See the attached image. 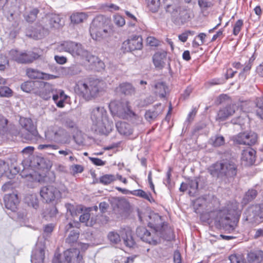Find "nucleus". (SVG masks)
I'll use <instances>...</instances> for the list:
<instances>
[{
	"label": "nucleus",
	"instance_id": "a211bd4d",
	"mask_svg": "<svg viewBox=\"0 0 263 263\" xmlns=\"http://www.w3.org/2000/svg\"><path fill=\"white\" fill-rule=\"evenodd\" d=\"M257 139V135L252 132L239 133L234 141L238 144L252 146L255 144Z\"/></svg>",
	"mask_w": 263,
	"mask_h": 263
},
{
	"label": "nucleus",
	"instance_id": "2f4dec72",
	"mask_svg": "<svg viewBox=\"0 0 263 263\" xmlns=\"http://www.w3.org/2000/svg\"><path fill=\"white\" fill-rule=\"evenodd\" d=\"M30 214L28 213L26 210H23L19 211L17 213V219L21 226H24L27 227H31L29 224V217Z\"/></svg>",
	"mask_w": 263,
	"mask_h": 263
},
{
	"label": "nucleus",
	"instance_id": "338daca9",
	"mask_svg": "<svg viewBox=\"0 0 263 263\" xmlns=\"http://www.w3.org/2000/svg\"><path fill=\"white\" fill-rule=\"evenodd\" d=\"M140 197L148 200L151 203L155 202V200L153 198L152 194L150 192L146 193L142 190L141 193Z\"/></svg>",
	"mask_w": 263,
	"mask_h": 263
},
{
	"label": "nucleus",
	"instance_id": "4be33fe9",
	"mask_svg": "<svg viewBox=\"0 0 263 263\" xmlns=\"http://www.w3.org/2000/svg\"><path fill=\"white\" fill-rule=\"evenodd\" d=\"M19 123L21 126L26 131L22 134L23 137L26 140L33 139V123L31 118L21 117Z\"/></svg>",
	"mask_w": 263,
	"mask_h": 263
},
{
	"label": "nucleus",
	"instance_id": "7ed1b4c3",
	"mask_svg": "<svg viewBox=\"0 0 263 263\" xmlns=\"http://www.w3.org/2000/svg\"><path fill=\"white\" fill-rule=\"evenodd\" d=\"M100 81L92 78L78 81L75 85L74 91L80 97L87 101L95 98L100 90Z\"/></svg>",
	"mask_w": 263,
	"mask_h": 263
},
{
	"label": "nucleus",
	"instance_id": "6e6552de",
	"mask_svg": "<svg viewBox=\"0 0 263 263\" xmlns=\"http://www.w3.org/2000/svg\"><path fill=\"white\" fill-rule=\"evenodd\" d=\"M119 235L117 232H110L108 234V238L112 243L117 244L120 241L121 237L124 245L129 248H133L136 245V242L134 239L133 231L128 227L122 228L120 231Z\"/></svg>",
	"mask_w": 263,
	"mask_h": 263
},
{
	"label": "nucleus",
	"instance_id": "9d476101",
	"mask_svg": "<svg viewBox=\"0 0 263 263\" xmlns=\"http://www.w3.org/2000/svg\"><path fill=\"white\" fill-rule=\"evenodd\" d=\"M109 107L112 114L117 115L120 118L128 119L136 116L128 101H112L109 104Z\"/></svg>",
	"mask_w": 263,
	"mask_h": 263
},
{
	"label": "nucleus",
	"instance_id": "6ab92c4d",
	"mask_svg": "<svg viewBox=\"0 0 263 263\" xmlns=\"http://www.w3.org/2000/svg\"><path fill=\"white\" fill-rule=\"evenodd\" d=\"M65 260L67 263H84L80 251L77 248H71L64 252Z\"/></svg>",
	"mask_w": 263,
	"mask_h": 263
},
{
	"label": "nucleus",
	"instance_id": "f3484780",
	"mask_svg": "<svg viewBox=\"0 0 263 263\" xmlns=\"http://www.w3.org/2000/svg\"><path fill=\"white\" fill-rule=\"evenodd\" d=\"M41 22L45 24L49 25L52 29H59L63 27L64 22L60 14L48 13L43 17Z\"/></svg>",
	"mask_w": 263,
	"mask_h": 263
},
{
	"label": "nucleus",
	"instance_id": "603ef678",
	"mask_svg": "<svg viewBox=\"0 0 263 263\" xmlns=\"http://www.w3.org/2000/svg\"><path fill=\"white\" fill-rule=\"evenodd\" d=\"M223 80L219 78L212 79L204 83L205 87L209 88L214 85H221L223 83Z\"/></svg>",
	"mask_w": 263,
	"mask_h": 263
},
{
	"label": "nucleus",
	"instance_id": "052dcab7",
	"mask_svg": "<svg viewBox=\"0 0 263 263\" xmlns=\"http://www.w3.org/2000/svg\"><path fill=\"white\" fill-rule=\"evenodd\" d=\"M206 127L205 124L203 123H198L196 124L192 132V135H196L200 133V132Z\"/></svg>",
	"mask_w": 263,
	"mask_h": 263
},
{
	"label": "nucleus",
	"instance_id": "9b49d317",
	"mask_svg": "<svg viewBox=\"0 0 263 263\" xmlns=\"http://www.w3.org/2000/svg\"><path fill=\"white\" fill-rule=\"evenodd\" d=\"M61 50L69 52L74 57H80L83 59L87 54V50L82 47L81 44L67 41L63 42L60 45Z\"/></svg>",
	"mask_w": 263,
	"mask_h": 263
},
{
	"label": "nucleus",
	"instance_id": "f704fd0d",
	"mask_svg": "<svg viewBox=\"0 0 263 263\" xmlns=\"http://www.w3.org/2000/svg\"><path fill=\"white\" fill-rule=\"evenodd\" d=\"M249 261L254 263H263V251L250 252L248 254Z\"/></svg>",
	"mask_w": 263,
	"mask_h": 263
},
{
	"label": "nucleus",
	"instance_id": "473e14b6",
	"mask_svg": "<svg viewBox=\"0 0 263 263\" xmlns=\"http://www.w3.org/2000/svg\"><path fill=\"white\" fill-rule=\"evenodd\" d=\"M257 194V191L255 189H249L246 192L241 200V203L242 206H244L254 200L256 197Z\"/></svg>",
	"mask_w": 263,
	"mask_h": 263
},
{
	"label": "nucleus",
	"instance_id": "7c9ffc66",
	"mask_svg": "<svg viewBox=\"0 0 263 263\" xmlns=\"http://www.w3.org/2000/svg\"><path fill=\"white\" fill-rule=\"evenodd\" d=\"M54 92L53 86L48 83H45L40 91V95L43 99L47 100L51 97Z\"/></svg>",
	"mask_w": 263,
	"mask_h": 263
},
{
	"label": "nucleus",
	"instance_id": "6e6d98bb",
	"mask_svg": "<svg viewBox=\"0 0 263 263\" xmlns=\"http://www.w3.org/2000/svg\"><path fill=\"white\" fill-rule=\"evenodd\" d=\"M21 89L27 93H30L33 90V82L27 81L22 84L21 86Z\"/></svg>",
	"mask_w": 263,
	"mask_h": 263
},
{
	"label": "nucleus",
	"instance_id": "1a4fd4ad",
	"mask_svg": "<svg viewBox=\"0 0 263 263\" xmlns=\"http://www.w3.org/2000/svg\"><path fill=\"white\" fill-rule=\"evenodd\" d=\"M22 153L24 155V158L22 162L23 169L20 175L22 178H29L30 182L33 181V146L25 147Z\"/></svg>",
	"mask_w": 263,
	"mask_h": 263
},
{
	"label": "nucleus",
	"instance_id": "5701e85b",
	"mask_svg": "<svg viewBox=\"0 0 263 263\" xmlns=\"http://www.w3.org/2000/svg\"><path fill=\"white\" fill-rule=\"evenodd\" d=\"M241 160L245 165H252L255 162L256 151L251 147L243 149L241 153Z\"/></svg>",
	"mask_w": 263,
	"mask_h": 263
},
{
	"label": "nucleus",
	"instance_id": "f257e3e1",
	"mask_svg": "<svg viewBox=\"0 0 263 263\" xmlns=\"http://www.w3.org/2000/svg\"><path fill=\"white\" fill-rule=\"evenodd\" d=\"M239 205V203L235 200L230 201L224 208L220 210L202 214L201 218L204 221H209L210 217L213 216L217 227L230 232L235 230L241 215Z\"/></svg>",
	"mask_w": 263,
	"mask_h": 263
},
{
	"label": "nucleus",
	"instance_id": "8fccbe9b",
	"mask_svg": "<svg viewBox=\"0 0 263 263\" xmlns=\"http://www.w3.org/2000/svg\"><path fill=\"white\" fill-rule=\"evenodd\" d=\"M23 202L28 207H33V193L32 191H29L24 194Z\"/></svg>",
	"mask_w": 263,
	"mask_h": 263
},
{
	"label": "nucleus",
	"instance_id": "bb28decb",
	"mask_svg": "<svg viewBox=\"0 0 263 263\" xmlns=\"http://www.w3.org/2000/svg\"><path fill=\"white\" fill-rule=\"evenodd\" d=\"M39 245L40 243L37 242L34 251V263H43L45 259V245L41 244L39 246Z\"/></svg>",
	"mask_w": 263,
	"mask_h": 263
},
{
	"label": "nucleus",
	"instance_id": "0e129e2a",
	"mask_svg": "<svg viewBox=\"0 0 263 263\" xmlns=\"http://www.w3.org/2000/svg\"><path fill=\"white\" fill-rule=\"evenodd\" d=\"M245 119L241 116L234 118L231 120V123L233 124L238 125L242 128L245 125Z\"/></svg>",
	"mask_w": 263,
	"mask_h": 263
},
{
	"label": "nucleus",
	"instance_id": "09e8293b",
	"mask_svg": "<svg viewBox=\"0 0 263 263\" xmlns=\"http://www.w3.org/2000/svg\"><path fill=\"white\" fill-rule=\"evenodd\" d=\"M21 52L18 49H12L9 51L8 55L11 61H15L19 64Z\"/></svg>",
	"mask_w": 263,
	"mask_h": 263
},
{
	"label": "nucleus",
	"instance_id": "c85d7f7f",
	"mask_svg": "<svg viewBox=\"0 0 263 263\" xmlns=\"http://www.w3.org/2000/svg\"><path fill=\"white\" fill-rule=\"evenodd\" d=\"M166 52L163 51L156 52L153 57V62L156 68L162 69L164 67Z\"/></svg>",
	"mask_w": 263,
	"mask_h": 263
},
{
	"label": "nucleus",
	"instance_id": "0eeeda50",
	"mask_svg": "<svg viewBox=\"0 0 263 263\" xmlns=\"http://www.w3.org/2000/svg\"><path fill=\"white\" fill-rule=\"evenodd\" d=\"M60 186L47 185L42 187L40 191V196L44 202L46 203H58L62 197V191H64L65 186L60 184Z\"/></svg>",
	"mask_w": 263,
	"mask_h": 263
},
{
	"label": "nucleus",
	"instance_id": "393cba45",
	"mask_svg": "<svg viewBox=\"0 0 263 263\" xmlns=\"http://www.w3.org/2000/svg\"><path fill=\"white\" fill-rule=\"evenodd\" d=\"M47 26L41 20L35 24L34 27V40L41 39L48 34V30L46 27Z\"/></svg>",
	"mask_w": 263,
	"mask_h": 263
},
{
	"label": "nucleus",
	"instance_id": "20e7f679",
	"mask_svg": "<svg viewBox=\"0 0 263 263\" xmlns=\"http://www.w3.org/2000/svg\"><path fill=\"white\" fill-rule=\"evenodd\" d=\"M209 172L213 177H224L228 179L234 178L237 175V167L230 161H217L208 168Z\"/></svg>",
	"mask_w": 263,
	"mask_h": 263
},
{
	"label": "nucleus",
	"instance_id": "f8f14e48",
	"mask_svg": "<svg viewBox=\"0 0 263 263\" xmlns=\"http://www.w3.org/2000/svg\"><path fill=\"white\" fill-rule=\"evenodd\" d=\"M36 163L37 166L34 165V166L37 167V169L43 170L46 172L45 175L43 176L39 174L40 178L38 179V181L46 183L54 182L55 179L54 173L53 172L49 171L51 166L46 163V160L43 158H37Z\"/></svg>",
	"mask_w": 263,
	"mask_h": 263
},
{
	"label": "nucleus",
	"instance_id": "4468645a",
	"mask_svg": "<svg viewBox=\"0 0 263 263\" xmlns=\"http://www.w3.org/2000/svg\"><path fill=\"white\" fill-rule=\"evenodd\" d=\"M142 39L139 35H134L124 41L121 46V50L124 52L140 50L142 47Z\"/></svg>",
	"mask_w": 263,
	"mask_h": 263
},
{
	"label": "nucleus",
	"instance_id": "c756f323",
	"mask_svg": "<svg viewBox=\"0 0 263 263\" xmlns=\"http://www.w3.org/2000/svg\"><path fill=\"white\" fill-rule=\"evenodd\" d=\"M116 127L118 132L122 135L129 136L133 134V130L130 125L125 122H117Z\"/></svg>",
	"mask_w": 263,
	"mask_h": 263
},
{
	"label": "nucleus",
	"instance_id": "13d9d810",
	"mask_svg": "<svg viewBox=\"0 0 263 263\" xmlns=\"http://www.w3.org/2000/svg\"><path fill=\"white\" fill-rule=\"evenodd\" d=\"M12 90L7 86L0 87V96L9 97L12 95Z\"/></svg>",
	"mask_w": 263,
	"mask_h": 263
},
{
	"label": "nucleus",
	"instance_id": "680f3d73",
	"mask_svg": "<svg viewBox=\"0 0 263 263\" xmlns=\"http://www.w3.org/2000/svg\"><path fill=\"white\" fill-rule=\"evenodd\" d=\"M125 14L128 19H129V22H128V26H134L137 22L136 17L128 11H125Z\"/></svg>",
	"mask_w": 263,
	"mask_h": 263
},
{
	"label": "nucleus",
	"instance_id": "aec40b11",
	"mask_svg": "<svg viewBox=\"0 0 263 263\" xmlns=\"http://www.w3.org/2000/svg\"><path fill=\"white\" fill-rule=\"evenodd\" d=\"M83 59L85 60L91 66V69L96 71H101L105 68L104 62L95 55H92L87 51V54Z\"/></svg>",
	"mask_w": 263,
	"mask_h": 263
},
{
	"label": "nucleus",
	"instance_id": "e433bc0d",
	"mask_svg": "<svg viewBox=\"0 0 263 263\" xmlns=\"http://www.w3.org/2000/svg\"><path fill=\"white\" fill-rule=\"evenodd\" d=\"M86 18L87 15L83 12L73 13L70 17L71 22L74 24H79L86 19Z\"/></svg>",
	"mask_w": 263,
	"mask_h": 263
},
{
	"label": "nucleus",
	"instance_id": "c03bdc74",
	"mask_svg": "<svg viewBox=\"0 0 263 263\" xmlns=\"http://www.w3.org/2000/svg\"><path fill=\"white\" fill-rule=\"evenodd\" d=\"M159 115V112L155 110H147L145 111L144 114V117L145 120L151 122L154 121Z\"/></svg>",
	"mask_w": 263,
	"mask_h": 263
},
{
	"label": "nucleus",
	"instance_id": "49530a36",
	"mask_svg": "<svg viewBox=\"0 0 263 263\" xmlns=\"http://www.w3.org/2000/svg\"><path fill=\"white\" fill-rule=\"evenodd\" d=\"M243 26V20L242 19L238 20L233 25H232V34L234 36L238 35L242 29Z\"/></svg>",
	"mask_w": 263,
	"mask_h": 263
},
{
	"label": "nucleus",
	"instance_id": "774afa93",
	"mask_svg": "<svg viewBox=\"0 0 263 263\" xmlns=\"http://www.w3.org/2000/svg\"><path fill=\"white\" fill-rule=\"evenodd\" d=\"M231 263H245V260L242 259L236 255H231L229 256Z\"/></svg>",
	"mask_w": 263,
	"mask_h": 263
},
{
	"label": "nucleus",
	"instance_id": "f03ea898",
	"mask_svg": "<svg viewBox=\"0 0 263 263\" xmlns=\"http://www.w3.org/2000/svg\"><path fill=\"white\" fill-rule=\"evenodd\" d=\"M91 129L99 135H108L112 129L113 123L109 122L107 111L104 107H96L90 112Z\"/></svg>",
	"mask_w": 263,
	"mask_h": 263
},
{
	"label": "nucleus",
	"instance_id": "ddd939ff",
	"mask_svg": "<svg viewBox=\"0 0 263 263\" xmlns=\"http://www.w3.org/2000/svg\"><path fill=\"white\" fill-rule=\"evenodd\" d=\"M80 226V223L79 221H73V222H69L65 227L66 232L69 231L71 228H76V229L71 231L68 237L66 238V243H68L70 246H74L77 244L79 245L78 240L80 235V232L78 230Z\"/></svg>",
	"mask_w": 263,
	"mask_h": 263
},
{
	"label": "nucleus",
	"instance_id": "e2e57ef3",
	"mask_svg": "<svg viewBox=\"0 0 263 263\" xmlns=\"http://www.w3.org/2000/svg\"><path fill=\"white\" fill-rule=\"evenodd\" d=\"M81 69L80 67L77 65H72L68 69V73L70 75H76L80 73Z\"/></svg>",
	"mask_w": 263,
	"mask_h": 263
},
{
	"label": "nucleus",
	"instance_id": "bf43d9fd",
	"mask_svg": "<svg viewBox=\"0 0 263 263\" xmlns=\"http://www.w3.org/2000/svg\"><path fill=\"white\" fill-rule=\"evenodd\" d=\"M155 102V98L152 96H149L145 98V99L141 100L139 103L141 107H146L150 104H152Z\"/></svg>",
	"mask_w": 263,
	"mask_h": 263
},
{
	"label": "nucleus",
	"instance_id": "4c0bfd02",
	"mask_svg": "<svg viewBox=\"0 0 263 263\" xmlns=\"http://www.w3.org/2000/svg\"><path fill=\"white\" fill-rule=\"evenodd\" d=\"M116 180L115 175L112 174H105L100 177L99 183L101 184L107 185L110 184Z\"/></svg>",
	"mask_w": 263,
	"mask_h": 263
},
{
	"label": "nucleus",
	"instance_id": "79ce46f5",
	"mask_svg": "<svg viewBox=\"0 0 263 263\" xmlns=\"http://www.w3.org/2000/svg\"><path fill=\"white\" fill-rule=\"evenodd\" d=\"M187 187L190 189L189 194L190 196H194L198 188V181L197 179H191L189 181Z\"/></svg>",
	"mask_w": 263,
	"mask_h": 263
},
{
	"label": "nucleus",
	"instance_id": "5fc2aeb1",
	"mask_svg": "<svg viewBox=\"0 0 263 263\" xmlns=\"http://www.w3.org/2000/svg\"><path fill=\"white\" fill-rule=\"evenodd\" d=\"M65 206L67 212H69L70 215L73 217L77 216L80 213V211L71 203H66Z\"/></svg>",
	"mask_w": 263,
	"mask_h": 263
},
{
	"label": "nucleus",
	"instance_id": "a19ab883",
	"mask_svg": "<svg viewBox=\"0 0 263 263\" xmlns=\"http://www.w3.org/2000/svg\"><path fill=\"white\" fill-rule=\"evenodd\" d=\"M198 4L202 11L207 10L214 6V0H198Z\"/></svg>",
	"mask_w": 263,
	"mask_h": 263
},
{
	"label": "nucleus",
	"instance_id": "de8ad7c7",
	"mask_svg": "<svg viewBox=\"0 0 263 263\" xmlns=\"http://www.w3.org/2000/svg\"><path fill=\"white\" fill-rule=\"evenodd\" d=\"M256 105L257 107L256 114L260 119L263 120V96L256 99Z\"/></svg>",
	"mask_w": 263,
	"mask_h": 263
},
{
	"label": "nucleus",
	"instance_id": "58836bf2",
	"mask_svg": "<svg viewBox=\"0 0 263 263\" xmlns=\"http://www.w3.org/2000/svg\"><path fill=\"white\" fill-rule=\"evenodd\" d=\"M57 78V76L43 72H40L34 69V79H40L43 80H52Z\"/></svg>",
	"mask_w": 263,
	"mask_h": 263
},
{
	"label": "nucleus",
	"instance_id": "b1692460",
	"mask_svg": "<svg viewBox=\"0 0 263 263\" xmlns=\"http://www.w3.org/2000/svg\"><path fill=\"white\" fill-rule=\"evenodd\" d=\"M66 131L62 128H53L45 132V137L50 140L57 141L63 138Z\"/></svg>",
	"mask_w": 263,
	"mask_h": 263
},
{
	"label": "nucleus",
	"instance_id": "72a5a7b5",
	"mask_svg": "<svg viewBox=\"0 0 263 263\" xmlns=\"http://www.w3.org/2000/svg\"><path fill=\"white\" fill-rule=\"evenodd\" d=\"M154 87L155 88V92L156 95L159 96V97L162 98L165 97L168 90V87L165 82H157L155 84Z\"/></svg>",
	"mask_w": 263,
	"mask_h": 263
},
{
	"label": "nucleus",
	"instance_id": "69168bd1",
	"mask_svg": "<svg viewBox=\"0 0 263 263\" xmlns=\"http://www.w3.org/2000/svg\"><path fill=\"white\" fill-rule=\"evenodd\" d=\"M114 21L115 24L120 27L123 26L125 23L124 17L120 15H115Z\"/></svg>",
	"mask_w": 263,
	"mask_h": 263
},
{
	"label": "nucleus",
	"instance_id": "cd10ccee",
	"mask_svg": "<svg viewBox=\"0 0 263 263\" xmlns=\"http://www.w3.org/2000/svg\"><path fill=\"white\" fill-rule=\"evenodd\" d=\"M234 112V107L231 105H228L219 110L217 115V119L220 121H223L229 117L232 116Z\"/></svg>",
	"mask_w": 263,
	"mask_h": 263
},
{
	"label": "nucleus",
	"instance_id": "412c9836",
	"mask_svg": "<svg viewBox=\"0 0 263 263\" xmlns=\"http://www.w3.org/2000/svg\"><path fill=\"white\" fill-rule=\"evenodd\" d=\"M4 201L6 208L15 212L20 203L17 194L12 193L6 194L4 197Z\"/></svg>",
	"mask_w": 263,
	"mask_h": 263
},
{
	"label": "nucleus",
	"instance_id": "39448f33",
	"mask_svg": "<svg viewBox=\"0 0 263 263\" xmlns=\"http://www.w3.org/2000/svg\"><path fill=\"white\" fill-rule=\"evenodd\" d=\"M165 9L167 12L170 13L172 21L176 25H184L191 18V10L187 6L169 4Z\"/></svg>",
	"mask_w": 263,
	"mask_h": 263
},
{
	"label": "nucleus",
	"instance_id": "c9c22d12",
	"mask_svg": "<svg viewBox=\"0 0 263 263\" xmlns=\"http://www.w3.org/2000/svg\"><path fill=\"white\" fill-rule=\"evenodd\" d=\"M20 56L19 64H29L33 62V55L30 51H22Z\"/></svg>",
	"mask_w": 263,
	"mask_h": 263
},
{
	"label": "nucleus",
	"instance_id": "a18cd8bd",
	"mask_svg": "<svg viewBox=\"0 0 263 263\" xmlns=\"http://www.w3.org/2000/svg\"><path fill=\"white\" fill-rule=\"evenodd\" d=\"M210 140L212 145L214 147H219L223 145L225 143L224 138L222 136L217 135L211 138Z\"/></svg>",
	"mask_w": 263,
	"mask_h": 263
},
{
	"label": "nucleus",
	"instance_id": "ea45409f",
	"mask_svg": "<svg viewBox=\"0 0 263 263\" xmlns=\"http://www.w3.org/2000/svg\"><path fill=\"white\" fill-rule=\"evenodd\" d=\"M146 3L151 12H156L158 11L160 5V0H146Z\"/></svg>",
	"mask_w": 263,
	"mask_h": 263
},
{
	"label": "nucleus",
	"instance_id": "3c124183",
	"mask_svg": "<svg viewBox=\"0 0 263 263\" xmlns=\"http://www.w3.org/2000/svg\"><path fill=\"white\" fill-rule=\"evenodd\" d=\"M251 209L254 217L263 218V208H261L259 204L253 205Z\"/></svg>",
	"mask_w": 263,
	"mask_h": 263
},
{
	"label": "nucleus",
	"instance_id": "2eb2a0df",
	"mask_svg": "<svg viewBox=\"0 0 263 263\" xmlns=\"http://www.w3.org/2000/svg\"><path fill=\"white\" fill-rule=\"evenodd\" d=\"M63 124L67 128L70 130L76 143L79 145L83 144L84 139L82 136V132L79 129L75 122L70 118H66L64 120Z\"/></svg>",
	"mask_w": 263,
	"mask_h": 263
},
{
	"label": "nucleus",
	"instance_id": "a878e982",
	"mask_svg": "<svg viewBox=\"0 0 263 263\" xmlns=\"http://www.w3.org/2000/svg\"><path fill=\"white\" fill-rule=\"evenodd\" d=\"M115 91L125 95H132L135 93V88L131 83L123 82L116 88Z\"/></svg>",
	"mask_w": 263,
	"mask_h": 263
},
{
	"label": "nucleus",
	"instance_id": "4d7b16f0",
	"mask_svg": "<svg viewBox=\"0 0 263 263\" xmlns=\"http://www.w3.org/2000/svg\"><path fill=\"white\" fill-rule=\"evenodd\" d=\"M9 64V60L7 57L0 53V71H4L6 66H8Z\"/></svg>",
	"mask_w": 263,
	"mask_h": 263
},
{
	"label": "nucleus",
	"instance_id": "dca6fc26",
	"mask_svg": "<svg viewBox=\"0 0 263 263\" xmlns=\"http://www.w3.org/2000/svg\"><path fill=\"white\" fill-rule=\"evenodd\" d=\"M136 233L137 236L141 240L148 244L155 246L158 243L156 237V232L151 233L146 227L141 226L137 227Z\"/></svg>",
	"mask_w": 263,
	"mask_h": 263
},
{
	"label": "nucleus",
	"instance_id": "423d86ee",
	"mask_svg": "<svg viewBox=\"0 0 263 263\" xmlns=\"http://www.w3.org/2000/svg\"><path fill=\"white\" fill-rule=\"evenodd\" d=\"M109 29L108 20L105 16L98 15L92 20L89 32L93 40L99 41L108 35Z\"/></svg>",
	"mask_w": 263,
	"mask_h": 263
},
{
	"label": "nucleus",
	"instance_id": "864d4df0",
	"mask_svg": "<svg viewBox=\"0 0 263 263\" xmlns=\"http://www.w3.org/2000/svg\"><path fill=\"white\" fill-rule=\"evenodd\" d=\"M252 66L251 65L246 62L242 70L239 74V78L240 79L243 80L246 78L247 76L249 73Z\"/></svg>",
	"mask_w": 263,
	"mask_h": 263
},
{
	"label": "nucleus",
	"instance_id": "37998d69",
	"mask_svg": "<svg viewBox=\"0 0 263 263\" xmlns=\"http://www.w3.org/2000/svg\"><path fill=\"white\" fill-rule=\"evenodd\" d=\"M8 120L0 114V135H5L8 131Z\"/></svg>",
	"mask_w": 263,
	"mask_h": 263
}]
</instances>
